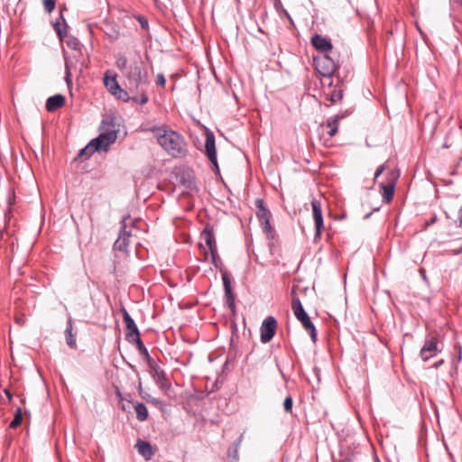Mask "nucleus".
I'll list each match as a JSON object with an SVG mask.
<instances>
[{"label":"nucleus","instance_id":"obj_1","mask_svg":"<svg viewBox=\"0 0 462 462\" xmlns=\"http://www.w3.org/2000/svg\"><path fill=\"white\" fill-rule=\"evenodd\" d=\"M151 131L157 138L158 143L174 158L186 157L189 150L185 138L177 131L163 127H153Z\"/></svg>","mask_w":462,"mask_h":462},{"label":"nucleus","instance_id":"obj_2","mask_svg":"<svg viewBox=\"0 0 462 462\" xmlns=\"http://www.w3.org/2000/svg\"><path fill=\"white\" fill-rule=\"evenodd\" d=\"M124 76L128 79L130 91H137L140 87L148 86L150 83L147 69L142 60H136L129 65L128 69L124 72Z\"/></svg>","mask_w":462,"mask_h":462},{"label":"nucleus","instance_id":"obj_3","mask_svg":"<svg viewBox=\"0 0 462 462\" xmlns=\"http://www.w3.org/2000/svg\"><path fill=\"white\" fill-rule=\"evenodd\" d=\"M313 66L321 77L332 78L339 67L338 55L334 51L314 56Z\"/></svg>","mask_w":462,"mask_h":462},{"label":"nucleus","instance_id":"obj_4","mask_svg":"<svg viewBox=\"0 0 462 462\" xmlns=\"http://www.w3.org/2000/svg\"><path fill=\"white\" fill-rule=\"evenodd\" d=\"M211 255V262L216 268L220 269L222 273V281L225 291V303L233 314L236 312L235 294L232 290L231 280L228 273L222 268V261L217 254V249L209 251Z\"/></svg>","mask_w":462,"mask_h":462},{"label":"nucleus","instance_id":"obj_5","mask_svg":"<svg viewBox=\"0 0 462 462\" xmlns=\"http://www.w3.org/2000/svg\"><path fill=\"white\" fill-rule=\"evenodd\" d=\"M291 294V309L294 316L302 324L305 330L310 334L311 340L316 343L318 337L317 328L311 321L310 315L303 308L300 300L296 295H294V289L292 290Z\"/></svg>","mask_w":462,"mask_h":462},{"label":"nucleus","instance_id":"obj_6","mask_svg":"<svg viewBox=\"0 0 462 462\" xmlns=\"http://www.w3.org/2000/svg\"><path fill=\"white\" fill-rule=\"evenodd\" d=\"M118 132L119 129H108L101 132L97 137L90 140L89 143L92 147V152H108L110 145L116 141Z\"/></svg>","mask_w":462,"mask_h":462},{"label":"nucleus","instance_id":"obj_7","mask_svg":"<svg viewBox=\"0 0 462 462\" xmlns=\"http://www.w3.org/2000/svg\"><path fill=\"white\" fill-rule=\"evenodd\" d=\"M205 155L212 164V171L215 174L220 175V169L217 162V152L216 147V137L214 133L208 127H205Z\"/></svg>","mask_w":462,"mask_h":462},{"label":"nucleus","instance_id":"obj_8","mask_svg":"<svg viewBox=\"0 0 462 462\" xmlns=\"http://www.w3.org/2000/svg\"><path fill=\"white\" fill-rule=\"evenodd\" d=\"M172 176L180 186L184 187L189 191H198L195 174L191 169L185 167L178 168L172 172Z\"/></svg>","mask_w":462,"mask_h":462},{"label":"nucleus","instance_id":"obj_9","mask_svg":"<svg viewBox=\"0 0 462 462\" xmlns=\"http://www.w3.org/2000/svg\"><path fill=\"white\" fill-rule=\"evenodd\" d=\"M255 215L261 223L263 231L267 234L270 238V234L273 232V228L271 225L272 213L269 208L265 206L264 200L261 198L255 199Z\"/></svg>","mask_w":462,"mask_h":462},{"label":"nucleus","instance_id":"obj_10","mask_svg":"<svg viewBox=\"0 0 462 462\" xmlns=\"http://www.w3.org/2000/svg\"><path fill=\"white\" fill-rule=\"evenodd\" d=\"M120 311L122 313L123 320L125 325V340L128 341L129 343H132L134 342V339H135L136 337H140V330L134 319L125 310V308L123 307Z\"/></svg>","mask_w":462,"mask_h":462},{"label":"nucleus","instance_id":"obj_11","mask_svg":"<svg viewBox=\"0 0 462 462\" xmlns=\"http://www.w3.org/2000/svg\"><path fill=\"white\" fill-rule=\"evenodd\" d=\"M277 329V320L273 316L266 317L260 328V340L263 344L269 343L274 337Z\"/></svg>","mask_w":462,"mask_h":462},{"label":"nucleus","instance_id":"obj_12","mask_svg":"<svg viewBox=\"0 0 462 462\" xmlns=\"http://www.w3.org/2000/svg\"><path fill=\"white\" fill-rule=\"evenodd\" d=\"M398 178L399 172L394 173L393 171H392L390 173V178L388 181L386 183L381 182L379 184L383 203L388 204L393 200Z\"/></svg>","mask_w":462,"mask_h":462},{"label":"nucleus","instance_id":"obj_13","mask_svg":"<svg viewBox=\"0 0 462 462\" xmlns=\"http://www.w3.org/2000/svg\"><path fill=\"white\" fill-rule=\"evenodd\" d=\"M152 378L155 381L156 384L162 390L170 388V383L167 381L164 370L155 362L154 359L151 363H147Z\"/></svg>","mask_w":462,"mask_h":462},{"label":"nucleus","instance_id":"obj_14","mask_svg":"<svg viewBox=\"0 0 462 462\" xmlns=\"http://www.w3.org/2000/svg\"><path fill=\"white\" fill-rule=\"evenodd\" d=\"M438 338L435 336L427 335L424 344L420 351V356L422 361L426 362L430 358L435 356L439 350L438 347Z\"/></svg>","mask_w":462,"mask_h":462},{"label":"nucleus","instance_id":"obj_15","mask_svg":"<svg viewBox=\"0 0 462 462\" xmlns=\"http://www.w3.org/2000/svg\"><path fill=\"white\" fill-rule=\"evenodd\" d=\"M310 43L319 54L334 52L331 40L322 34L314 33L310 38Z\"/></svg>","mask_w":462,"mask_h":462},{"label":"nucleus","instance_id":"obj_16","mask_svg":"<svg viewBox=\"0 0 462 462\" xmlns=\"http://www.w3.org/2000/svg\"><path fill=\"white\" fill-rule=\"evenodd\" d=\"M129 217H130V216H124L123 217V219L121 221V224H122L121 233L124 234V237L121 238V236H119L116 240V242L113 245V249L114 250H117V251L124 252V253H126L128 251V245H129V239L128 238L130 236V233L125 231V226H126L125 225V221Z\"/></svg>","mask_w":462,"mask_h":462},{"label":"nucleus","instance_id":"obj_17","mask_svg":"<svg viewBox=\"0 0 462 462\" xmlns=\"http://www.w3.org/2000/svg\"><path fill=\"white\" fill-rule=\"evenodd\" d=\"M201 239L205 242L209 251L217 249V243L214 235V227L211 224H207L200 234Z\"/></svg>","mask_w":462,"mask_h":462},{"label":"nucleus","instance_id":"obj_18","mask_svg":"<svg viewBox=\"0 0 462 462\" xmlns=\"http://www.w3.org/2000/svg\"><path fill=\"white\" fill-rule=\"evenodd\" d=\"M134 448L137 449L138 453L143 457L145 460L151 459L152 455L155 453V449L152 446V444L142 439H138Z\"/></svg>","mask_w":462,"mask_h":462},{"label":"nucleus","instance_id":"obj_19","mask_svg":"<svg viewBox=\"0 0 462 462\" xmlns=\"http://www.w3.org/2000/svg\"><path fill=\"white\" fill-rule=\"evenodd\" d=\"M116 78V73L112 72L111 70H106L104 74V85L111 95H114L116 91L118 90L119 88L121 87L118 84Z\"/></svg>","mask_w":462,"mask_h":462},{"label":"nucleus","instance_id":"obj_20","mask_svg":"<svg viewBox=\"0 0 462 462\" xmlns=\"http://www.w3.org/2000/svg\"><path fill=\"white\" fill-rule=\"evenodd\" d=\"M65 97L61 94H55L47 98L45 108L48 112H54L65 104Z\"/></svg>","mask_w":462,"mask_h":462},{"label":"nucleus","instance_id":"obj_21","mask_svg":"<svg viewBox=\"0 0 462 462\" xmlns=\"http://www.w3.org/2000/svg\"><path fill=\"white\" fill-rule=\"evenodd\" d=\"M52 26H53L55 32L57 33V36L59 37V39L60 41H64V39L68 37V32H67L68 23L62 14V12H60V19H57L52 23Z\"/></svg>","mask_w":462,"mask_h":462},{"label":"nucleus","instance_id":"obj_22","mask_svg":"<svg viewBox=\"0 0 462 462\" xmlns=\"http://www.w3.org/2000/svg\"><path fill=\"white\" fill-rule=\"evenodd\" d=\"M312 214L315 225H324L321 203L314 199L311 201Z\"/></svg>","mask_w":462,"mask_h":462},{"label":"nucleus","instance_id":"obj_23","mask_svg":"<svg viewBox=\"0 0 462 462\" xmlns=\"http://www.w3.org/2000/svg\"><path fill=\"white\" fill-rule=\"evenodd\" d=\"M72 319L69 318L65 329L66 343L70 348H77L76 335L72 333Z\"/></svg>","mask_w":462,"mask_h":462},{"label":"nucleus","instance_id":"obj_24","mask_svg":"<svg viewBox=\"0 0 462 462\" xmlns=\"http://www.w3.org/2000/svg\"><path fill=\"white\" fill-rule=\"evenodd\" d=\"M343 118H344L343 115L337 114L334 116L329 117L327 120L326 125L329 128V130L328 131V134L329 136H334L337 133L338 122Z\"/></svg>","mask_w":462,"mask_h":462},{"label":"nucleus","instance_id":"obj_25","mask_svg":"<svg viewBox=\"0 0 462 462\" xmlns=\"http://www.w3.org/2000/svg\"><path fill=\"white\" fill-rule=\"evenodd\" d=\"M108 129H119L116 123V117L114 115H106L101 121L99 130L105 132Z\"/></svg>","mask_w":462,"mask_h":462},{"label":"nucleus","instance_id":"obj_26","mask_svg":"<svg viewBox=\"0 0 462 462\" xmlns=\"http://www.w3.org/2000/svg\"><path fill=\"white\" fill-rule=\"evenodd\" d=\"M131 344H133L136 346L140 355L145 359L146 363L152 362V360L153 358L151 356V355L148 351V348L145 346V345L142 341L141 337H136L135 339H134V342H132Z\"/></svg>","mask_w":462,"mask_h":462},{"label":"nucleus","instance_id":"obj_27","mask_svg":"<svg viewBox=\"0 0 462 462\" xmlns=\"http://www.w3.org/2000/svg\"><path fill=\"white\" fill-rule=\"evenodd\" d=\"M134 411L136 412V419L139 421H145L148 419L149 411L146 405L143 402H136L134 406Z\"/></svg>","mask_w":462,"mask_h":462},{"label":"nucleus","instance_id":"obj_28","mask_svg":"<svg viewBox=\"0 0 462 462\" xmlns=\"http://www.w3.org/2000/svg\"><path fill=\"white\" fill-rule=\"evenodd\" d=\"M273 7L275 11L279 14V15L284 16L286 19H288L291 23H293V20L291 16V14L288 13V11L283 7L282 3L281 0H273Z\"/></svg>","mask_w":462,"mask_h":462},{"label":"nucleus","instance_id":"obj_29","mask_svg":"<svg viewBox=\"0 0 462 462\" xmlns=\"http://www.w3.org/2000/svg\"><path fill=\"white\" fill-rule=\"evenodd\" d=\"M64 58H65V82L69 88L72 86V74H71V69H70V62L69 58L67 56V53L64 51Z\"/></svg>","mask_w":462,"mask_h":462},{"label":"nucleus","instance_id":"obj_30","mask_svg":"<svg viewBox=\"0 0 462 462\" xmlns=\"http://www.w3.org/2000/svg\"><path fill=\"white\" fill-rule=\"evenodd\" d=\"M95 152H92V147L88 143L85 147L81 148L77 155V158L79 159L80 162H84L89 159Z\"/></svg>","mask_w":462,"mask_h":462},{"label":"nucleus","instance_id":"obj_31","mask_svg":"<svg viewBox=\"0 0 462 462\" xmlns=\"http://www.w3.org/2000/svg\"><path fill=\"white\" fill-rule=\"evenodd\" d=\"M241 438L242 436L237 439L236 440L229 448H228V450H227V455L230 458H232L234 461H231V462H236L237 459H238V446L241 442Z\"/></svg>","mask_w":462,"mask_h":462},{"label":"nucleus","instance_id":"obj_32","mask_svg":"<svg viewBox=\"0 0 462 462\" xmlns=\"http://www.w3.org/2000/svg\"><path fill=\"white\" fill-rule=\"evenodd\" d=\"M23 420L22 408L18 407L15 411L14 419L11 420L9 427L15 429L21 425Z\"/></svg>","mask_w":462,"mask_h":462},{"label":"nucleus","instance_id":"obj_33","mask_svg":"<svg viewBox=\"0 0 462 462\" xmlns=\"http://www.w3.org/2000/svg\"><path fill=\"white\" fill-rule=\"evenodd\" d=\"M127 63L128 61L125 56L122 54L116 56V65L123 73L126 71V69H128L129 68Z\"/></svg>","mask_w":462,"mask_h":462},{"label":"nucleus","instance_id":"obj_34","mask_svg":"<svg viewBox=\"0 0 462 462\" xmlns=\"http://www.w3.org/2000/svg\"><path fill=\"white\" fill-rule=\"evenodd\" d=\"M139 394L147 402H150V403H152V404H155V405L161 403L159 399L154 398V397L151 396L149 393L143 392L141 381L139 382Z\"/></svg>","mask_w":462,"mask_h":462},{"label":"nucleus","instance_id":"obj_35","mask_svg":"<svg viewBox=\"0 0 462 462\" xmlns=\"http://www.w3.org/2000/svg\"><path fill=\"white\" fill-rule=\"evenodd\" d=\"M66 44L69 48H70L73 51H80L82 46L79 39L74 36L68 37Z\"/></svg>","mask_w":462,"mask_h":462},{"label":"nucleus","instance_id":"obj_36","mask_svg":"<svg viewBox=\"0 0 462 462\" xmlns=\"http://www.w3.org/2000/svg\"><path fill=\"white\" fill-rule=\"evenodd\" d=\"M113 96L123 102H128L132 100V97L129 96V93L121 87Z\"/></svg>","mask_w":462,"mask_h":462},{"label":"nucleus","instance_id":"obj_37","mask_svg":"<svg viewBox=\"0 0 462 462\" xmlns=\"http://www.w3.org/2000/svg\"><path fill=\"white\" fill-rule=\"evenodd\" d=\"M342 97H343L342 90H334L331 93L326 95V99L332 103H336L337 101L342 99Z\"/></svg>","mask_w":462,"mask_h":462},{"label":"nucleus","instance_id":"obj_38","mask_svg":"<svg viewBox=\"0 0 462 462\" xmlns=\"http://www.w3.org/2000/svg\"><path fill=\"white\" fill-rule=\"evenodd\" d=\"M131 101L136 104L144 105L149 101V97L145 90H142L140 97L133 96Z\"/></svg>","mask_w":462,"mask_h":462},{"label":"nucleus","instance_id":"obj_39","mask_svg":"<svg viewBox=\"0 0 462 462\" xmlns=\"http://www.w3.org/2000/svg\"><path fill=\"white\" fill-rule=\"evenodd\" d=\"M43 7L46 13L51 14L56 6L55 0H42Z\"/></svg>","mask_w":462,"mask_h":462},{"label":"nucleus","instance_id":"obj_40","mask_svg":"<svg viewBox=\"0 0 462 462\" xmlns=\"http://www.w3.org/2000/svg\"><path fill=\"white\" fill-rule=\"evenodd\" d=\"M293 408V400L291 395L285 397L283 401V409L286 412H291Z\"/></svg>","mask_w":462,"mask_h":462},{"label":"nucleus","instance_id":"obj_41","mask_svg":"<svg viewBox=\"0 0 462 462\" xmlns=\"http://www.w3.org/2000/svg\"><path fill=\"white\" fill-rule=\"evenodd\" d=\"M136 20L139 22L142 29L146 30L149 27L148 19L143 15H137Z\"/></svg>","mask_w":462,"mask_h":462},{"label":"nucleus","instance_id":"obj_42","mask_svg":"<svg viewBox=\"0 0 462 462\" xmlns=\"http://www.w3.org/2000/svg\"><path fill=\"white\" fill-rule=\"evenodd\" d=\"M274 360H275L276 366L281 374L282 378L283 379L284 382H288L289 378L285 374L283 368L281 366L279 360L276 356L274 357Z\"/></svg>","mask_w":462,"mask_h":462},{"label":"nucleus","instance_id":"obj_43","mask_svg":"<svg viewBox=\"0 0 462 462\" xmlns=\"http://www.w3.org/2000/svg\"><path fill=\"white\" fill-rule=\"evenodd\" d=\"M324 229V225H315L314 241L316 242L320 236Z\"/></svg>","mask_w":462,"mask_h":462},{"label":"nucleus","instance_id":"obj_44","mask_svg":"<svg viewBox=\"0 0 462 462\" xmlns=\"http://www.w3.org/2000/svg\"><path fill=\"white\" fill-rule=\"evenodd\" d=\"M156 84L160 87H164L166 84V79L162 73L157 74Z\"/></svg>","mask_w":462,"mask_h":462},{"label":"nucleus","instance_id":"obj_45","mask_svg":"<svg viewBox=\"0 0 462 462\" xmlns=\"http://www.w3.org/2000/svg\"><path fill=\"white\" fill-rule=\"evenodd\" d=\"M384 164H381L380 166H378L377 169L375 170L374 179L376 180L384 171Z\"/></svg>","mask_w":462,"mask_h":462},{"label":"nucleus","instance_id":"obj_46","mask_svg":"<svg viewBox=\"0 0 462 462\" xmlns=\"http://www.w3.org/2000/svg\"><path fill=\"white\" fill-rule=\"evenodd\" d=\"M438 221V217L436 214H434L432 217H430L427 221H426V226H432L433 224H435L436 222Z\"/></svg>","mask_w":462,"mask_h":462},{"label":"nucleus","instance_id":"obj_47","mask_svg":"<svg viewBox=\"0 0 462 462\" xmlns=\"http://www.w3.org/2000/svg\"><path fill=\"white\" fill-rule=\"evenodd\" d=\"M451 252L454 255L460 254L462 253V245L459 247L451 249Z\"/></svg>","mask_w":462,"mask_h":462},{"label":"nucleus","instance_id":"obj_48","mask_svg":"<svg viewBox=\"0 0 462 462\" xmlns=\"http://www.w3.org/2000/svg\"><path fill=\"white\" fill-rule=\"evenodd\" d=\"M445 363V360L444 359H440L437 362H435L433 365H432V367L433 368H436L438 369L439 367H440L443 364Z\"/></svg>","mask_w":462,"mask_h":462},{"label":"nucleus","instance_id":"obj_49","mask_svg":"<svg viewBox=\"0 0 462 462\" xmlns=\"http://www.w3.org/2000/svg\"><path fill=\"white\" fill-rule=\"evenodd\" d=\"M444 186H452L454 184V181L451 179L448 180H441Z\"/></svg>","mask_w":462,"mask_h":462},{"label":"nucleus","instance_id":"obj_50","mask_svg":"<svg viewBox=\"0 0 462 462\" xmlns=\"http://www.w3.org/2000/svg\"><path fill=\"white\" fill-rule=\"evenodd\" d=\"M462 359V348L458 346V355L457 356V363H459Z\"/></svg>","mask_w":462,"mask_h":462},{"label":"nucleus","instance_id":"obj_51","mask_svg":"<svg viewBox=\"0 0 462 462\" xmlns=\"http://www.w3.org/2000/svg\"><path fill=\"white\" fill-rule=\"evenodd\" d=\"M417 29H418L420 34L421 35V37L423 38V40L426 41V39H427L426 33L420 29V27L417 26Z\"/></svg>","mask_w":462,"mask_h":462},{"label":"nucleus","instance_id":"obj_52","mask_svg":"<svg viewBox=\"0 0 462 462\" xmlns=\"http://www.w3.org/2000/svg\"><path fill=\"white\" fill-rule=\"evenodd\" d=\"M5 393L6 397L8 398V400L11 401L12 400V393H11V392L8 389H5Z\"/></svg>","mask_w":462,"mask_h":462},{"label":"nucleus","instance_id":"obj_53","mask_svg":"<svg viewBox=\"0 0 462 462\" xmlns=\"http://www.w3.org/2000/svg\"><path fill=\"white\" fill-rule=\"evenodd\" d=\"M328 79V87L331 88L333 86L332 78H326Z\"/></svg>","mask_w":462,"mask_h":462},{"label":"nucleus","instance_id":"obj_54","mask_svg":"<svg viewBox=\"0 0 462 462\" xmlns=\"http://www.w3.org/2000/svg\"><path fill=\"white\" fill-rule=\"evenodd\" d=\"M116 396H118L119 398H121V396H122L121 392H120V390H119V388H118V387H116Z\"/></svg>","mask_w":462,"mask_h":462},{"label":"nucleus","instance_id":"obj_55","mask_svg":"<svg viewBox=\"0 0 462 462\" xmlns=\"http://www.w3.org/2000/svg\"><path fill=\"white\" fill-rule=\"evenodd\" d=\"M129 367L132 369V371L137 373L136 367L131 364H128Z\"/></svg>","mask_w":462,"mask_h":462},{"label":"nucleus","instance_id":"obj_56","mask_svg":"<svg viewBox=\"0 0 462 462\" xmlns=\"http://www.w3.org/2000/svg\"><path fill=\"white\" fill-rule=\"evenodd\" d=\"M340 462H354L351 458H344Z\"/></svg>","mask_w":462,"mask_h":462},{"label":"nucleus","instance_id":"obj_57","mask_svg":"<svg viewBox=\"0 0 462 462\" xmlns=\"http://www.w3.org/2000/svg\"><path fill=\"white\" fill-rule=\"evenodd\" d=\"M372 215V212H369L367 213L366 215H365L364 218L365 219H368L370 217V216Z\"/></svg>","mask_w":462,"mask_h":462},{"label":"nucleus","instance_id":"obj_58","mask_svg":"<svg viewBox=\"0 0 462 462\" xmlns=\"http://www.w3.org/2000/svg\"><path fill=\"white\" fill-rule=\"evenodd\" d=\"M229 356H230V352H228V354H227V359H226V361L225 362V365H224L225 366L227 365V364H228Z\"/></svg>","mask_w":462,"mask_h":462},{"label":"nucleus","instance_id":"obj_59","mask_svg":"<svg viewBox=\"0 0 462 462\" xmlns=\"http://www.w3.org/2000/svg\"><path fill=\"white\" fill-rule=\"evenodd\" d=\"M232 328H233V329H234V330H237V325H236V322H234V323L232 324Z\"/></svg>","mask_w":462,"mask_h":462},{"label":"nucleus","instance_id":"obj_60","mask_svg":"<svg viewBox=\"0 0 462 462\" xmlns=\"http://www.w3.org/2000/svg\"><path fill=\"white\" fill-rule=\"evenodd\" d=\"M115 272H116V265L114 264L113 267L110 270V273H114Z\"/></svg>","mask_w":462,"mask_h":462},{"label":"nucleus","instance_id":"obj_61","mask_svg":"<svg viewBox=\"0 0 462 462\" xmlns=\"http://www.w3.org/2000/svg\"><path fill=\"white\" fill-rule=\"evenodd\" d=\"M288 364L291 365V369L293 370L294 365L290 360H288Z\"/></svg>","mask_w":462,"mask_h":462},{"label":"nucleus","instance_id":"obj_62","mask_svg":"<svg viewBox=\"0 0 462 462\" xmlns=\"http://www.w3.org/2000/svg\"><path fill=\"white\" fill-rule=\"evenodd\" d=\"M444 214H445L447 218H450V216H449V214L447 211H444Z\"/></svg>","mask_w":462,"mask_h":462},{"label":"nucleus","instance_id":"obj_63","mask_svg":"<svg viewBox=\"0 0 462 462\" xmlns=\"http://www.w3.org/2000/svg\"><path fill=\"white\" fill-rule=\"evenodd\" d=\"M422 275H423V279H424V280H427V277H426V274H425V272H424V271H423V274H422Z\"/></svg>","mask_w":462,"mask_h":462},{"label":"nucleus","instance_id":"obj_64","mask_svg":"<svg viewBox=\"0 0 462 462\" xmlns=\"http://www.w3.org/2000/svg\"><path fill=\"white\" fill-rule=\"evenodd\" d=\"M450 174H451V175H455V174H457V171H453Z\"/></svg>","mask_w":462,"mask_h":462}]
</instances>
